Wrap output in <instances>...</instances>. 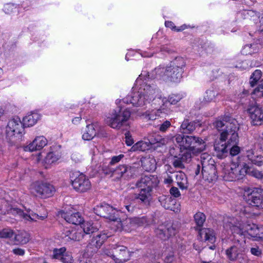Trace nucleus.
<instances>
[{
	"label": "nucleus",
	"mask_w": 263,
	"mask_h": 263,
	"mask_svg": "<svg viewBox=\"0 0 263 263\" xmlns=\"http://www.w3.org/2000/svg\"><path fill=\"white\" fill-rule=\"evenodd\" d=\"M62 216L68 223L73 224H80L83 220L80 214L78 212L70 213L67 212Z\"/></svg>",
	"instance_id": "bb28decb"
},
{
	"label": "nucleus",
	"mask_w": 263,
	"mask_h": 263,
	"mask_svg": "<svg viewBox=\"0 0 263 263\" xmlns=\"http://www.w3.org/2000/svg\"><path fill=\"white\" fill-rule=\"evenodd\" d=\"M183 161H182L181 157H177L174 158V159L173 161V165L174 167L177 168H184L185 167L184 164H183Z\"/></svg>",
	"instance_id": "5fc2aeb1"
},
{
	"label": "nucleus",
	"mask_w": 263,
	"mask_h": 263,
	"mask_svg": "<svg viewBox=\"0 0 263 263\" xmlns=\"http://www.w3.org/2000/svg\"><path fill=\"white\" fill-rule=\"evenodd\" d=\"M176 181L179 186L182 189H186L188 187V182L186 175L182 171L177 172L176 174Z\"/></svg>",
	"instance_id": "2f4dec72"
},
{
	"label": "nucleus",
	"mask_w": 263,
	"mask_h": 263,
	"mask_svg": "<svg viewBox=\"0 0 263 263\" xmlns=\"http://www.w3.org/2000/svg\"><path fill=\"white\" fill-rule=\"evenodd\" d=\"M130 111L128 109L121 111V109H114L106 116L105 123L110 127L120 129L130 118Z\"/></svg>",
	"instance_id": "39448f33"
},
{
	"label": "nucleus",
	"mask_w": 263,
	"mask_h": 263,
	"mask_svg": "<svg viewBox=\"0 0 263 263\" xmlns=\"http://www.w3.org/2000/svg\"><path fill=\"white\" fill-rule=\"evenodd\" d=\"M123 229L126 232H130L136 227L133 218H128L123 220Z\"/></svg>",
	"instance_id": "37998d69"
},
{
	"label": "nucleus",
	"mask_w": 263,
	"mask_h": 263,
	"mask_svg": "<svg viewBox=\"0 0 263 263\" xmlns=\"http://www.w3.org/2000/svg\"><path fill=\"white\" fill-rule=\"evenodd\" d=\"M210 164H204L202 167V175L203 179L208 182L215 181L218 178L217 172L214 164V161H211Z\"/></svg>",
	"instance_id": "a211bd4d"
},
{
	"label": "nucleus",
	"mask_w": 263,
	"mask_h": 263,
	"mask_svg": "<svg viewBox=\"0 0 263 263\" xmlns=\"http://www.w3.org/2000/svg\"><path fill=\"white\" fill-rule=\"evenodd\" d=\"M137 171L136 167L125 164L120 165L111 172V176L119 180L122 177L128 179L133 176Z\"/></svg>",
	"instance_id": "f8f14e48"
},
{
	"label": "nucleus",
	"mask_w": 263,
	"mask_h": 263,
	"mask_svg": "<svg viewBox=\"0 0 263 263\" xmlns=\"http://www.w3.org/2000/svg\"><path fill=\"white\" fill-rule=\"evenodd\" d=\"M244 200L250 205L263 209V190L260 188L248 189L243 193Z\"/></svg>",
	"instance_id": "423d86ee"
},
{
	"label": "nucleus",
	"mask_w": 263,
	"mask_h": 263,
	"mask_svg": "<svg viewBox=\"0 0 263 263\" xmlns=\"http://www.w3.org/2000/svg\"><path fill=\"white\" fill-rule=\"evenodd\" d=\"M123 102L126 104L131 103L134 106L140 107H143L149 104L145 98L142 94H140L139 90L132 92L130 95L123 99Z\"/></svg>",
	"instance_id": "f3484780"
},
{
	"label": "nucleus",
	"mask_w": 263,
	"mask_h": 263,
	"mask_svg": "<svg viewBox=\"0 0 263 263\" xmlns=\"http://www.w3.org/2000/svg\"><path fill=\"white\" fill-rule=\"evenodd\" d=\"M229 146L223 140L219 139L215 141L214 150L217 157L219 159L225 158L228 154Z\"/></svg>",
	"instance_id": "4be33fe9"
},
{
	"label": "nucleus",
	"mask_w": 263,
	"mask_h": 263,
	"mask_svg": "<svg viewBox=\"0 0 263 263\" xmlns=\"http://www.w3.org/2000/svg\"><path fill=\"white\" fill-rule=\"evenodd\" d=\"M125 143H126V144L127 145H128V146L132 145L133 144L134 141H133V140L131 136L130 135L129 133V132H126L125 134Z\"/></svg>",
	"instance_id": "69168bd1"
},
{
	"label": "nucleus",
	"mask_w": 263,
	"mask_h": 263,
	"mask_svg": "<svg viewBox=\"0 0 263 263\" xmlns=\"http://www.w3.org/2000/svg\"><path fill=\"white\" fill-rule=\"evenodd\" d=\"M123 157L124 155L122 154H120L116 156H114L111 158V160L110 162V164L111 165H114L115 163L119 162Z\"/></svg>",
	"instance_id": "0e129e2a"
},
{
	"label": "nucleus",
	"mask_w": 263,
	"mask_h": 263,
	"mask_svg": "<svg viewBox=\"0 0 263 263\" xmlns=\"http://www.w3.org/2000/svg\"><path fill=\"white\" fill-rule=\"evenodd\" d=\"M14 213L17 214L20 217L28 221H36L37 220H43L45 219L47 216V213L45 212L40 215L29 210L28 213H24L22 210L19 209H13Z\"/></svg>",
	"instance_id": "6ab92c4d"
},
{
	"label": "nucleus",
	"mask_w": 263,
	"mask_h": 263,
	"mask_svg": "<svg viewBox=\"0 0 263 263\" xmlns=\"http://www.w3.org/2000/svg\"><path fill=\"white\" fill-rule=\"evenodd\" d=\"M135 227L148 226L151 224V220L146 216L141 217H133Z\"/></svg>",
	"instance_id": "4c0bfd02"
},
{
	"label": "nucleus",
	"mask_w": 263,
	"mask_h": 263,
	"mask_svg": "<svg viewBox=\"0 0 263 263\" xmlns=\"http://www.w3.org/2000/svg\"><path fill=\"white\" fill-rule=\"evenodd\" d=\"M171 122L166 120L160 125L159 130L161 132H164L171 126Z\"/></svg>",
	"instance_id": "052dcab7"
},
{
	"label": "nucleus",
	"mask_w": 263,
	"mask_h": 263,
	"mask_svg": "<svg viewBox=\"0 0 263 263\" xmlns=\"http://www.w3.org/2000/svg\"><path fill=\"white\" fill-rule=\"evenodd\" d=\"M47 144V139L43 136L37 137L29 145L25 147L26 151L33 152L39 151Z\"/></svg>",
	"instance_id": "5701e85b"
},
{
	"label": "nucleus",
	"mask_w": 263,
	"mask_h": 263,
	"mask_svg": "<svg viewBox=\"0 0 263 263\" xmlns=\"http://www.w3.org/2000/svg\"><path fill=\"white\" fill-rule=\"evenodd\" d=\"M202 240L208 241L211 243L215 241L216 237L214 231L210 228L201 229L199 232Z\"/></svg>",
	"instance_id": "393cba45"
},
{
	"label": "nucleus",
	"mask_w": 263,
	"mask_h": 263,
	"mask_svg": "<svg viewBox=\"0 0 263 263\" xmlns=\"http://www.w3.org/2000/svg\"><path fill=\"white\" fill-rule=\"evenodd\" d=\"M73 189L78 192L83 193L91 188V183L89 179L84 174H81L72 181Z\"/></svg>",
	"instance_id": "2eb2a0df"
},
{
	"label": "nucleus",
	"mask_w": 263,
	"mask_h": 263,
	"mask_svg": "<svg viewBox=\"0 0 263 263\" xmlns=\"http://www.w3.org/2000/svg\"><path fill=\"white\" fill-rule=\"evenodd\" d=\"M14 234L13 230L9 228H5L0 230V238H11Z\"/></svg>",
	"instance_id": "49530a36"
},
{
	"label": "nucleus",
	"mask_w": 263,
	"mask_h": 263,
	"mask_svg": "<svg viewBox=\"0 0 263 263\" xmlns=\"http://www.w3.org/2000/svg\"><path fill=\"white\" fill-rule=\"evenodd\" d=\"M200 158L202 167L204 166V164H210L212 163L211 161H214V160L212 159L211 156L206 153H202Z\"/></svg>",
	"instance_id": "09e8293b"
},
{
	"label": "nucleus",
	"mask_w": 263,
	"mask_h": 263,
	"mask_svg": "<svg viewBox=\"0 0 263 263\" xmlns=\"http://www.w3.org/2000/svg\"><path fill=\"white\" fill-rule=\"evenodd\" d=\"M215 98V92L212 90H207L204 96V99L206 102L211 101Z\"/></svg>",
	"instance_id": "4d7b16f0"
},
{
	"label": "nucleus",
	"mask_w": 263,
	"mask_h": 263,
	"mask_svg": "<svg viewBox=\"0 0 263 263\" xmlns=\"http://www.w3.org/2000/svg\"><path fill=\"white\" fill-rule=\"evenodd\" d=\"M249 170V166L246 163H244L242 167L236 164H232L228 174H226L224 177L229 181L241 179Z\"/></svg>",
	"instance_id": "9d476101"
},
{
	"label": "nucleus",
	"mask_w": 263,
	"mask_h": 263,
	"mask_svg": "<svg viewBox=\"0 0 263 263\" xmlns=\"http://www.w3.org/2000/svg\"><path fill=\"white\" fill-rule=\"evenodd\" d=\"M98 249L99 248L96 246L91 245V243L89 242L86 249V255L88 256H93L94 254L97 253Z\"/></svg>",
	"instance_id": "603ef678"
},
{
	"label": "nucleus",
	"mask_w": 263,
	"mask_h": 263,
	"mask_svg": "<svg viewBox=\"0 0 263 263\" xmlns=\"http://www.w3.org/2000/svg\"><path fill=\"white\" fill-rule=\"evenodd\" d=\"M66 251V249L65 247L54 248L52 250V254L50 255V257L53 259H58L60 260Z\"/></svg>",
	"instance_id": "79ce46f5"
},
{
	"label": "nucleus",
	"mask_w": 263,
	"mask_h": 263,
	"mask_svg": "<svg viewBox=\"0 0 263 263\" xmlns=\"http://www.w3.org/2000/svg\"><path fill=\"white\" fill-rule=\"evenodd\" d=\"M108 237H109V236L105 234L97 235L91 239L90 242L91 245L93 246H95L99 248Z\"/></svg>",
	"instance_id": "e433bc0d"
},
{
	"label": "nucleus",
	"mask_w": 263,
	"mask_h": 263,
	"mask_svg": "<svg viewBox=\"0 0 263 263\" xmlns=\"http://www.w3.org/2000/svg\"><path fill=\"white\" fill-rule=\"evenodd\" d=\"M194 218L197 226L202 227L205 221L206 216L204 213L198 212L195 214Z\"/></svg>",
	"instance_id": "c03bdc74"
},
{
	"label": "nucleus",
	"mask_w": 263,
	"mask_h": 263,
	"mask_svg": "<svg viewBox=\"0 0 263 263\" xmlns=\"http://www.w3.org/2000/svg\"><path fill=\"white\" fill-rule=\"evenodd\" d=\"M215 127L220 132V140L226 142L230 147L232 144H238L239 127L235 119H232L229 121H217L215 122Z\"/></svg>",
	"instance_id": "f257e3e1"
},
{
	"label": "nucleus",
	"mask_w": 263,
	"mask_h": 263,
	"mask_svg": "<svg viewBox=\"0 0 263 263\" xmlns=\"http://www.w3.org/2000/svg\"><path fill=\"white\" fill-rule=\"evenodd\" d=\"M23 124L18 118L9 121L6 127V139L11 145L19 141L24 134Z\"/></svg>",
	"instance_id": "20e7f679"
},
{
	"label": "nucleus",
	"mask_w": 263,
	"mask_h": 263,
	"mask_svg": "<svg viewBox=\"0 0 263 263\" xmlns=\"http://www.w3.org/2000/svg\"><path fill=\"white\" fill-rule=\"evenodd\" d=\"M170 192L171 194L172 195H173V196H174L175 197H178L180 196V192H179V190L178 189V188L176 187H171Z\"/></svg>",
	"instance_id": "338daca9"
},
{
	"label": "nucleus",
	"mask_w": 263,
	"mask_h": 263,
	"mask_svg": "<svg viewBox=\"0 0 263 263\" xmlns=\"http://www.w3.org/2000/svg\"><path fill=\"white\" fill-rule=\"evenodd\" d=\"M105 253L110 256L116 263H123L128 261L130 258L129 252L126 247L123 246H119L114 248L111 252L106 251Z\"/></svg>",
	"instance_id": "6e6552de"
},
{
	"label": "nucleus",
	"mask_w": 263,
	"mask_h": 263,
	"mask_svg": "<svg viewBox=\"0 0 263 263\" xmlns=\"http://www.w3.org/2000/svg\"><path fill=\"white\" fill-rule=\"evenodd\" d=\"M180 99L181 98L180 96L175 95H172L168 97V100L165 103L166 105H167V104L168 103L170 104H176L180 100Z\"/></svg>",
	"instance_id": "6e6d98bb"
},
{
	"label": "nucleus",
	"mask_w": 263,
	"mask_h": 263,
	"mask_svg": "<svg viewBox=\"0 0 263 263\" xmlns=\"http://www.w3.org/2000/svg\"><path fill=\"white\" fill-rule=\"evenodd\" d=\"M261 74L262 72L261 70L258 69L255 70L252 73L250 81V85L252 87L254 86L256 83L260 80Z\"/></svg>",
	"instance_id": "a18cd8bd"
},
{
	"label": "nucleus",
	"mask_w": 263,
	"mask_h": 263,
	"mask_svg": "<svg viewBox=\"0 0 263 263\" xmlns=\"http://www.w3.org/2000/svg\"><path fill=\"white\" fill-rule=\"evenodd\" d=\"M94 212L97 215L109 220L117 219V210L107 204L96 206Z\"/></svg>",
	"instance_id": "ddd939ff"
},
{
	"label": "nucleus",
	"mask_w": 263,
	"mask_h": 263,
	"mask_svg": "<svg viewBox=\"0 0 263 263\" xmlns=\"http://www.w3.org/2000/svg\"><path fill=\"white\" fill-rule=\"evenodd\" d=\"M149 145L147 142L140 141L135 144L130 148V151H145L148 149Z\"/></svg>",
	"instance_id": "ea45409f"
},
{
	"label": "nucleus",
	"mask_w": 263,
	"mask_h": 263,
	"mask_svg": "<svg viewBox=\"0 0 263 263\" xmlns=\"http://www.w3.org/2000/svg\"><path fill=\"white\" fill-rule=\"evenodd\" d=\"M197 123L195 121H190L185 119L182 123L180 129L184 134H190L196 129Z\"/></svg>",
	"instance_id": "473e14b6"
},
{
	"label": "nucleus",
	"mask_w": 263,
	"mask_h": 263,
	"mask_svg": "<svg viewBox=\"0 0 263 263\" xmlns=\"http://www.w3.org/2000/svg\"><path fill=\"white\" fill-rule=\"evenodd\" d=\"M231 148H229L230 154L232 156H236L240 153V147L237 144H232Z\"/></svg>",
	"instance_id": "13d9d810"
},
{
	"label": "nucleus",
	"mask_w": 263,
	"mask_h": 263,
	"mask_svg": "<svg viewBox=\"0 0 263 263\" xmlns=\"http://www.w3.org/2000/svg\"><path fill=\"white\" fill-rule=\"evenodd\" d=\"M181 158L184 162H189L192 158L191 153L189 152H186L182 155Z\"/></svg>",
	"instance_id": "680f3d73"
},
{
	"label": "nucleus",
	"mask_w": 263,
	"mask_h": 263,
	"mask_svg": "<svg viewBox=\"0 0 263 263\" xmlns=\"http://www.w3.org/2000/svg\"><path fill=\"white\" fill-rule=\"evenodd\" d=\"M247 174L258 179L263 178V173L261 171L254 169L251 170L250 167Z\"/></svg>",
	"instance_id": "3c124183"
},
{
	"label": "nucleus",
	"mask_w": 263,
	"mask_h": 263,
	"mask_svg": "<svg viewBox=\"0 0 263 263\" xmlns=\"http://www.w3.org/2000/svg\"><path fill=\"white\" fill-rule=\"evenodd\" d=\"M80 229H82L83 234H89L95 232L97 229L93 226L91 222L87 221L82 224Z\"/></svg>",
	"instance_id": "a19ab883"
},
{
	"label": "nucleus",
	"mask_w": 263,
	"mask_h": 263,
	"mask_svg": "<svg viewBox=\"0 0 263 263\" xmlns=\"http://www.w3.org/2000/svg\"><path fill=\"white\" fill-rule=\"evenodd\" d=\"M149 104L155 100L158 94V90L155 87L146 84H143L138 90Z\"/></svg>",
	"instance_id": "412c9836"
},
{
	"label": "nucleus",
	"mask_w": 263,
	"mask_h": 263,
	"mask_svg": "<svg viewBox=\"0 0 263 263\" xmlns=\"http://www.w3.org/2000/svg\"><path fill=\"white\" fill-rule=\"evenodd\" d=\"M164 260L165 263H172L175 260L174 253L173 252L168 253L165 257Z\"/></svg>",
	"instance_id": "e2e57ef3"
},
{
	"label": "nucleus",
	"mask_w": 263,
	"mask_h": 263,
	"mask_svg": "<svg viewBox=\"0 0 263 263\" xmlns=\"http://www.w3.org/2000/svg\"><path fill=\"white\" fill-rule=\"evenodd\" d=\"M142 166L146 171H154L156 168V162L153 157H144L141 160Z\"/></svg>",
	"instance_id": "c756f323"
},
{
	"label": "nucleus",
	"mask_w": 263,
	"mask_h": 263,
	"mask_svg": "<svg viewBox=\"0 0 263 263\" xmlns=\"http://www.w3.org/2000/svg\"><path fill=\"white\" fill-rule=\"evenodd\" d=\"M159 201L160 202L161 205L165 209L175 211L176 200L172 198L171 197L162 196L159 197Z\"/></svg>",
	"instance_id": "c85d7f7f"
},
{
	"label": "nucleus",
	"mask_w": 263,
	"mask_h": 263,
	"mask_svg": "<svg viewBox=\"0 0 263 263\" xmlns=\"http://www.w3.org/2000/svg\"><path fill=\"white\" fill-rule=\"evenodd\" d=\"M247 110L253 125H259L263 123V111L256 102L251 103Z\"/></svg>",
	"instance_id": "9b49d317"
},
{
	"label": "nucleus",
	"mask_w": 263,
	"mask_h": 263,
	"mask_svg": "<svg viewBox=\"0 0 263 263\" xmlns=\"http://www.w3.org/2000/svg\"><path fill=\"white\" fill-rule=\"evenodd\" d=\"M83 236L84 234L82 233V229H72V233L71 234V236H70V240L80 241L83 238Z\"/></svg>",
	"instance_id": "de8ad7c7"
},
{
	"label": "nucleus",
	"mask_w": 263,
	"mask_h": 263,
	"mask_svg": "<svg viewBox=\"0 0 263 263\" xmlns=\"http://www.w3.org/2000/svg\"><path fill=\"white\" fill-rule=\"evenodd\" d=\"M185 140L186 143L185 150H189L193 154H199L205 149V142L198 137L186 136Z\"/></svg>",
	"instance_id": "0eeeda50"
},
{
	"label": "nucleus",
	"mask_w": 263,
	"mask_h": 263,
	"mask_svg": "<svg viewBox=\"0 0 263 263\" xmlns=\"http://www.w3.org/2000/svg\"><path fill=\"white\" fill-rule=\"evenodd\" d=\"M113 221L112 226L115 227L116 231H124L123 229V220L121 221L120 219L118 218L117 215V219L116 220H111Z\"/></svg>",
	"instance_id": "8fccbe9b"
},
{
	"label": "nucleus",
	"mask_w": 263,
	"mask_h": 263,
	"mask_svg": "<svg viewBox=\"0 0 263 263\" xmlns=\"http://www.w3.org/2000/svg\"><path fill=\"white\" fill-rule=\"evenodd\" d=\"M159 181L154 175L144 176L136 184L137 187L152 192L153 189L157 186Z\"/></svg>",
	"instance_id": "4468645a"
},
{
	"label": "nucleus",
	"mask_w": 263,
	"mask_h": 263,
	"mask_svg": "<svg viewBox=\"0 0 263 263\" xmlns=\"http://www.w3.org/2000/svg\"><path fill=\"white\" fill-rule=\"evenodd\" d=\"M157 237L162 240H166L176 233V229L170 224L160 225L155 230Z\"/></svg>",
	"instance_id": "aec40b11"
},
{
	"label": "nucleus",
	"mask_w": 263,
	"mask_h": 263,
	"mask_svg": "<svg viewBox=\"0 0 263 263\" xmlns=\"http://www.w3.org/2000/svg\"><path fill=\"white\" fill-rule=\"evenodd\" d=\"M161 109H153L147 110L141 115V117L146 121H153L157 119L162 112Z\"/></svg>",
	"instance_id": "c9c22d12"
},
{
	"label": "nucleus",
	"mask_w": 263,
	"mask_h": 263,
	"mask_svg": "<svg viewBox=\"0 0 263 263\" xmlns=\"http://www.w3.org/2000/svg\"><path fill=\"white\" fill-rule=\"evenodd\" d=\"M32 192L35 193L36 196L43 198L52 196L55 192L53 186L49 183L42 182H35L31 185Z\"/></svg>",
	"instance_id": "1a4fd4ad"
},
{
	"label": "nucleus",
	"mask_w": 263,
	"mask_h": 263,
	"mask_svg": "<svg viewBox=\"0 0 263 263\" xmlns=\"http://www.w3.org/2000/svg\"><path fill=\"white\" fill-rule=\"evenodd\" d=\"M185 66V63L184 59L181 57H177L165 68H157L155 69V71L165 80L178 82L182 77L183 69Z\"/></svg>",
	"instance_id": "f03ea898"
},
{
	"label": "nucleus",
	"mask_w": 263,
	"mask_h": 263,
	"mask_svg": "<svg viewBox=\"0 0 263 263\" xmlns=\"http://www.w3.org/2000/svg\"><path fill=\"white\" fill-rule=\"evenodd\" d=\"M139 193L136 194L135 198L139 199L145 205H149L152 200V192L140 189Z\"/></svg>",
	"instance_id": "a878e982"
},
{
	"label": "nucleus",
	"mask_w": 263,
	"mask_h": 263,
	"mask_svg": "<svg viewBox=\"0 0 263 263\" xmlns=\"http://www.w3.org/2000/svg\"><path fill=\"white\" fill-rule=\"evenodd\" d=\"M225 227L229 228L233 234H236L240 236L245 235L247 233L251 237L258 239L260 233V227L252 224H243L240 221H236L234 218L229 219L225 223Z\"/></svg>",
	"instance_id": "7ed1b4c3"
},
{
	"label": "nucleus",
	"mask_w": 263,
	"mask_h": 263,
	"mask_svg": "<svg viewBox=\"0 0 263 263\" xmlns=\"http://www.w3.org/2000/svg\"><path fill=\"white\" fill-rule=\"evenodd\" d=\"M30 237L29 233L25 231H21L15 235L14 240L17 245H23L29 241Z\"/></svg>",
	"instance_id": "f704fd0d"
},
{
	"label": "nucleus",
	"mask_w": 263,
	"mask_h": 263,
	"mask_svg": "<svg viewBox=\"0 0 263 263\" xmlns=\"http://www.w3.org/2000/svg\"><path fill=\"white\" fill-rule=\"evenodd\" d=\"M72 233V229L70 230L68 228H65L63 230V231L62 234V238H67L66 240H70V236H71V234Z\"/></svg>",
	"instance_id": "bf43d9fd"
},
{
	"label": "nucleus",
	"mask_w": 263,
	"mask_h": 263,
	"mask_svg": "<svg viewBox=\"0 0 263 263\" xmlns=\"http://www.w3.org/2000/svg\"><path fill=\"white\" fill-rule=\"evenodd\" d=\"M246 242L244 239H237L235 244L226 250V255L229 259L235 260L245 251Z\"/></svg>",
	"instance_id": "dca6fc26"
},
{
	"label": "nucleus",
	"mask_w": 263,
	"mask_h": 263,
	"mask_svg": "<svg viewBox=\"0 0 263 263\" xmlns=\"http://www.w3.org/2000/svg\"><path fill=\"white\" fill-rule=\"evenodd\" d=\"M60 261L63 263H72L73 261V257L71 253L66 252V251Z\"/></svg>",
	"instance_id": "864d4df0"
},
{
	"label": "nucleus",
	"mask_w": 263,
	"mask_h": 263,
	"mask_svg": "<svg viewBox=\"0 0 263 263\" xmlns=\"http://www.w3.org/2000/svg\"><path fill=\"white\" fill-rule=\"evenodd\" d=\"M12 252L16 255L23 256L25 254V251L24 249L18 248L13 249Z\"/></svg>",
	"instance_id": "774afa93"
},
{
	"label": "nucleus",
	"mask_w": 263,
	"mask_h": 263,
	"mask_svg": "<svg viewBox=\"0 0 263 263\" xmlns=\"http://www.w3.org/2000/svg\"><path fill=\"white\" fill-rule=\"evenodd\" d=\"M61 156L58 152H51L48 153L44 159V165L46 168L50 166V165L57 162Z\"/></svg>",
	"instance_id": "cd10ccee"
},
{
	"label": "nucleus",
	"mask_w": 263,
	"mask_h": 263,
	"mask_svg": "<svg viewBox=\"0 0 263 263\" xmlns=\"http://www.w3.org/2000/svg\"><path fill=\"white\" fill-rule=\"evenodd\" d=\"M97 126L95 124H90L86 126L82 135L84 140H90L96 135Z\"/></svg>",
	"instance_id": "7c9ffc66"
},
{
	"label": "nucleus",
	"mask_w": 263,
	"mask_h": 263,
	"mask_svg": "<svg viewBox=\"0 0 263 263\" xmlns=\"http://www.w3.org/2000/svg\"><path fill=\"white\" fill-rule=\"evenodd\" d=\"M40 118V115L35 112H31L23 118L24 124L27 126L34 125Z\"/></svg>",
	"instance_id": "72a5a7b5"
},
{
	"label": "nucleus",
	"mask_w": 263,
	"mask_h": 263,
	"mask_svg": "<svg viewBox=\"0 0 263 263\" xmlns=\"http://www.w3.org/2000/svg\"><path fill=\"white\" fill-rule=\"evenodd\" d=\"M246 157L253 164L258 166L263 165V156L256 154L254 149H250L246 151Z\"/></svg>",
	"instance_id": "b1692460"
},
{
	"label": "nucleus",
	"mask_w": 263,
	"mask_h": 263,
	"mask_svg": "<svg viewBox=\"0 0 263 263\" xmlns=\"http://www.w3.org/2000/svg\"><path fill=\"white\" fill-rule=\"evenodd\" d=\"M185 136L181 134H177L173 137V141L178 145L181 151L185 150L186 145Z\"/></svg>",
	"instance_id": "58836bf2"
}]
</instances>
